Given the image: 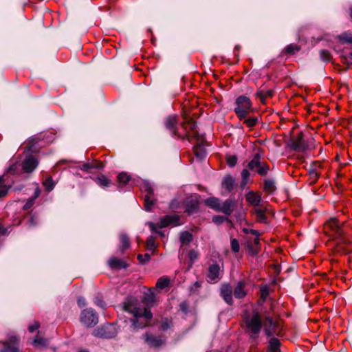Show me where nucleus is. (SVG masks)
<instances>
[{
  "instance_id": "obj_23",
  "label": "nucleus",
  "mask_w": 352,
  "mask_h": 352,
  "mask_svg": "<svg viewBox=\"0 0 352 352\" xmlns=\"http://www.w3.org/2000/svg\"><path fill=\"white\" fill-rule=\"evenodd\" d=\"M119 238L120 242V250L123 252L126 249L129 248L131 245L130 239L129 236L124 233L120 234Z\"/></svg>"
},
{
  "instance_id": "obj_1",
  "label": "nucleus",
  "mask_w": 352,
  "mask_h": 352,
  "mask_svg": "<svg viewBox=\"0 0 352 352\" xmlns=\"http://www.w3.org/2000/svg\"><path fill=\"white\" fill-rule=\"evenodd\" d=\"M247 331L251 334L252 339H256L263 327L265 335L268 337L279 336L281 324L278 320L272 318L270 315L263 316L258 311H254L251 314H245L243 317Z\"/></svg>"
},
{
  "instance_id": "obj_58",
  "label": "nucleus",
  "mask_w": 352,
  "mask_h": 352,
  "mask_svg": "<svg viewBox=\"0 0 352 352\" xmlns=\"http://www.w3.org/2000/svg\"><path fill=\"white\" fill-rule=\"evenodd\" d=\"M41 194V190L38 187H36V188L34 190V195L32 197V198H34L35 200Z\"/></svg>"
},
{
  "instance_id": "obj_2",
  "label": "nucleus",
  "mask_w": 352,
  "mask_h": 352,
  "mask_svg": "<svg viewBox=\"0 0 352 352\" xmlns=\"http://www.w3.org/2000/svg\"><path fill=\"white\" fill-rule=\"evenodd\" d=\"M124 309L135 318L133 320L132 324L134 329L146 327L153 316L149 308H142L138 300L133 298L126 300L124 302Z\"/></svg>"
},
{
  "instance_id": "obj_49",
  "label": "nucleus",
  "mask_w": 352,
  "mask_h": 352,
  "mask_svg": "<svg viewBox=\"0 0 352 352\" xmlns=\"http://www.w3.org/2000/svg\"><path fill=\"white\" fill-rule=\"evenodd\" d=\"M261 298L265 300L269 295V288L267 286H263L260 289Z\"/></svg>"
},
{
  "instance_id": "obj_22",
  "label": "nucleus",
  "mask_w": 352,
  "mask_h": 352,
  "mask_svg": "<svg viewBox=\"0 0 352 352\" xmlns=\"http://www.w3.org/2000/svg\"><path fill=\"white\" fill-rule=\"evenodd\" d=\"M293 147L296 151H305L307 149V145L305 143L302 135L300 134L293 142Z\"/></svg>"
},
{
  "instance_id": "obj_48",
  "label": "nucleus",
  "mask_w": 352,
  "mask_h": 352,
  "mask_svg": "<svg viewBox=\"0 0 352 352\" xmlns=\"http://www.w3.org/2000/svg\"><path fill=\"white\" fill-rule=\"evenodd\" d=\"M188 257L191 264H192L198 258V252L194 250H191L188 253Z\"/></svg>"
},
{
  "instance_id": "obj_54",
  "label": "nucleus",
  "mask_w": 352,
  "mask_h": 352,
  "mask_svg": "<svg viewBox=\"0 0 352 352\" xmlns=\"http://www.w3.org/2000/svg\"><path fill=\"white\" fill-rule=\"evenodd\" d=\"M40 327V324L38 322H34L33 324H31L28 327V330L30 333L34 332L35 330L38 329Z\"/></svg>"
},
{
  "instance_id": "obj_5",
  "label": "nucleus",
  "mask_w": 352,
  "mask_h": 352,
  "mask_svg": "<svg viewBox=\"0 0 352 352\" xmlns=\"http://www.w3.org/2000/svg\"><path fill=\"white\" fill-rule=\"evenodd\" d=\"M344 221H340L337 218H331L325 223L324 230L327 234L333 238H340L344 232Z\"/></svg>"
},
{
  "instance_id": "obj_17",
  "label": "nucleus",
  "mask_w": 352,
  "mask_h": 352,
  "mask_svg": "<svg viewBox=\"0 0 352 352\" xmlns=\"http://www.w3.org/2000/svg\"><path fill=\"white\" fill-rule=\"evenodd\" d=\"M109 267L112 270L125 269L128 267L127 263L122 259L112 257L108 261Z\"/></svg>"
},
{
  "instance_id": "obj_8",
  "label": "nucleus",
  "mask_w": 352,
  "mask_h": 352,
  "mask_svg": "<svg viewBox=\"0 0 352 352\" xmlns=\"http://www.w3.org/2000/svg\"><path fill=\"white\" fill-rule=\"evenodd\" d=\"M0 344L3 345L0 352H22L18 348L19 338L14 334H10L8 339L4 342H0Z\"/></svg>"
},
{
  "instance_id": "obj_61",
  "label": "nucleus",
  "mask_w": 352,
  "mask_h": 352,
  "mask_svg": "<svg viewBox=\"0 0 352 352\" xmlns=\"http://www.w3.org/2000/svg\"><path fill=\"white\" fill-rule=\"evenodd\" d=\"M30 223L32 226L35 225L36 222L35 221L34 217H32L30 219Z\"/></svg>"
},
{
  "instance_id": "obj_20",
  "label": "nucleus",
  "mask_w": 352,
  "mask_h": 352,
  "mask_svg": "<svg viewBox=\"0 0 352 352\" xmlns=\"http://www.w3.org/2000/svg\"><path fill=\"white\" fill-rule=\"evenodd\" d=\"M236 186L235 179L230 175H226L222 180V186L228 192L232 191Z\"/></svg>"
},
{
  "instance_id": "obj_45",
  "label": "nucleus",
  "mask_w": 352,
  "mask_h": 352,
  "mask_svg": "<svg viewBox=\"0 0 352 352\" xmlns=\"http://www.w3.org/2000/svg\"><path fill=\"white\" fill-rule=\"evenodd\" d=\"M300 50V47L295 44H290L285 48V52L287 54H294L296 52Z\"/></svg>"
},
{
  "instance_id": "obj_34",
  "label": "nucleus",
  "mask_w": 352,
  "mask_h": 352,
  "mask_svg": "<svg viewBox=\"0 0 352 352\" xmlns=\"http://www.w3.org/2000/svg\"><path fill=\"white\" fill-rule=\"evenodd\" d=\"M192 240V235L188 232H183L180 234V241L182 245H188Z\"/></svg>"
},
{
  "instance_id": "obj_27",
  "label": "nucleus",
  "mask_w": 352,
  "mask_h": 352,
  "mask_svg": "<svg viewBox=\"0 0 352 352\" xmlns=\"http://www.w3.org/2000/svg\"><path fill=\"white\" fill-rule=\"evenodd\" d=\"M94 182L102 188L108 187L111 181L104 175H99L94 179Z\"/></svg>"
},
{
  "instance_id": "obj_33",
  "label": "nucleus",
  "mask_w": 352,
  "mask_h": 352,
  "mask_svg": "<svg viewBox=\"0 0 352 352\" xmlns=\"http://www.w3.org/2000/svg\"><path fill=\"white\" fill-rule=\"evenodd\" d=\"M10 186L6 185L3 177L0 176V198L8 195Z\"/></svg>"
},
{
  "instance_id": "obj_57",
  "label": "nucleus",
  "mask_w": 352,
  "mask_h": 352,
  "mask_svg": "<svg viewBox=\"0 0 352 352\" xmlns=\"http://www.w3.org/2000/svg\"><path fill=\"white\" fill-rule=\"evenodd\" d=\"M77 302H78V305L80 307H85L86 305V301H85V299L83 297H79L78 298Z\"/></svg>"
},
{
  "instance_id": "obj_6",
  "label": "nucleus",
  "mask_w": 352,
  "mask_h": 352,
  "mask_svg": "<svg viewBox=\"0 0 352 352\" xmlns=\"http://www.w3.org/2000/svg\"><path fill=\"white\" fill-rule=\"evenodd\" d=\"M179 217L178 215H166L162 217L160 220V224L157 225L154 223H148V226L152 232L158 233L162 236L164 234L157 230V228H165L168 226H179Z\"/></svg>"
},
{
  "instance_id": "obj_56",
  "label": "nucleus",
  "mask_w": 352,
  "mask_h": 352,
  "mask_svg": "<svg viewBox=\"0 0 352 352\" xmlns=\"http://www.w3.org/2000/svg\"><path fill=\"white\" fill-rule=\"evenodd\" d=\"M170 323L168 320H166L165 321H164L161 326L162 329L164 331L167 330L168 328H170Z\"/></svg>"
},
{
  "instance_id": "obj_53",
  "label": "nucleus",
  "mask_w": 352,
  "mask_h": 352,
  "mask_svg": "<svg viewBox=\"0 0 352 352\" xmlns=\"http://www.w3.org/2000/svg\"><path fill=\"white\" fill-rule=\"evenodd\" d=\"M35 199L34 198H30L25 204L23 206V210H26L30 208L34 204Z\"/></svg>"
},
{
  "instance_id": "obj_43",
  "label": "nucleus",
  "mask_w": 352,
  "mask_h": 352,
  "mask_svg": "<svg viewBox=\"0 0 352 352\" xmlns=\"http://www.w3.org/2000/svg\"><path fill=\"white\" fill-rule=\"evenodd\" d=\"M146 245L147 249L154 251L156 248L155 238L151 236H149L146 240Z\"/></svg>"
},
{
  "instance_id": "obj_19",
  "label": "nucleus",
  "mask_w": 352,
  "mask_h": 352,
  "mask_svg": "<svg viewBox=\"0 0 352 352\" xmlns=\"http://www.w3.org/2000/svg\"><path fill=\"white\" fill-rule=\"evenodd\" d=\"M245 286H246V284L244 280H240L237 283L236 286L235 287V288L233 291L234 296L236 298L241 299V298H244L246 296L247 292L245 289Z\"/></svg>"
},
{
  "instance_id": "obj_62",
  "label": "nucleus",
  "mask_w": 352,
  "mask_h": 352,
  "mask_svg": "<svg viewBox=\"0 0 352 352\" xmlns=\"http://www.w3.org/2000/svg\"><path fill=\"white\" fill-rule=\"evenodd\" d=\"M200 285H200V283H199L198 281H197V282H195V286L196 287H200Z\"/></svg>"
},
{
  "instance_id": "obj_29",
  "label": "nucleus",
  "mask_w": 352,
  "mask_h": 352,
  "mask_svg": "<svg viewBox=\"0 0 352 352\" xmlns=\"http://www.w3.org/2000/svg\"><path fill=\"white\" fill-rule=\"evenodd\" d=\"M261 164V155L259 153H256L252 160L249 162L248 168L250 170H254L255 168L257 170Z\"/></svg>"
},
{
  "instance_id": "obj_64",
  "label": "nucleus",
  "mask_w": 352,
  "mask_h": 352,
  "mask_svg": "<svg viewBox=\"0 0 352 352\" xmlns=\"http://www.w3.org/2000/svg\"><path fill=\"white\" fill-rule=\"evenodd\" d=\"M79 352H88V351H85V350H80Z\"/></svg>"
},
{
  "instance_id": "obj_51",
  "label": "nucleus",
  "mask_w": 352,
  "mask_h": 352,
  "mask_svg": "<svg viewBox=\"0 0 352 352\" xmlns=\"http://www.w3.org/2000/svg\"><path fill=\"white\" fill-rule=\"evenodd\" d=\"M226 220H227V217L221 215H217L212 217V221L217 224H221Z\"/></svg>"
},
{
  "instance_id": "obj_63",
  "label": "nucleus",
  "mask_w": 352,
  "mask_h": 352,
  "mask_svg": "<svg viewBox=\"0 0 352 352\" xmlns=\"http://www.w3.org/2000/svg\"><path fill=\"white\" fill-rule=\"evenodd\" d=\"M251 232L253 234H256L257 233V232L256 230H252Z\"/></svg>"
},
{
  "instance_id": "obj_9",
  "label": "nucleus",
  "mask_w": 352,
  "mask_h": 352,
  "mask_svg": "<svg viewBox=\"0 0 352 352\" xmlns=\"http://www.w3.org/2000/svg\"><path fill=\"white\" fill-rule=\"evenodd\" d=\"M80 321L87 327H92L98 322V317L93 309H86L81 313Z\"/></svg>"
},
{
  "instance_id": "obj_52",
  "label": "nucleus",
  "mask_w": 352,
  "mask_h": 352,
  "mask_svg": "<svg viewBox=\"0 0 352 352\" xmlns=\"http://www.w3.org/2000/svg\"><path fill=\"white\" fill-rule=\"evenodd\" d=\"M151 258V256L149 254L146 253L144 255L142 254H138V259L139 261L142 263H144L146 261H148Z\"/></svg>"
},
{
  "instance_id": "obj_41",
  "label": "nucleus",
  "mask_w": 352,
  "mask_h": 352,
  "mask_svg": "<svg viewBox=\"0 0 352 352\" xmlns=\"http://www.w3.org/2000/svg\"><path fill=\"white\" fill-rule=\"evenodd\" d=\"M249 177H250L249 171L246 169H243L241 172V177H242V181H241V188H244L247 185V184L248 182Z\"/></svg>"
},
{
  "instance_id": "obj_37",
  "label": "nucleus",
  "mask_w": 352,
  "mask_h": 352,
  "mask_svg": "<svg viewBox=\"0 0 352 352\" xmlns=\"http://www.w3.org/2000/svg\"><path fill=\"white\" fill-rule=\"evenodd\" d=\"M47 341L46 339L39 337V336H36L34 339V340L32 342V344L36 347L40 348V347L45 346L47 344Z\"/></svg>"
},
{
  "instance_id": "obj_35",
  "label": "nucleus",
  "mask_w": 352,
  "mask_h": 352,
  "mask_svg": "<svg viewBox=\"0 0 352 352\" xmlns=\"http://www.w3.org/2000/svg\"><path fill=\"white\" fill-rule=\"evenodd\" d=\"M102 167L103 166L100 162L85 163L82 165L80 169L84 171H88L91 168H102Z\"/></svg>"
},
{
  "instance_id": "obj_32",
  "label": "nucleus",
  "mask_w": 352,
  "mask_h": 352,
  "mask_svg": "<svg viewBox=\"0 0 352 352\" xmlns=\"http://www.w3.org/2000/svg\"><path fill=\"white\" fill-rule=\"evenodd\" d=\"M253 212L256 215V218L257 221L260 223H266L267 222V217L265 214L264 210L260 208H255Z\"/></svg>"
},
{
  "instance_id": "obj_24",
  "label": "nucleus",
  "mask_w": 352,
  "mask_h": 352,
  "mask_svg": "<svg viewBox=\"0 0 352 352\" xmlns=\"http://www.w3.org/2000/svg\"><path fill=\"white\" fill-rule=\"evenodd\" d=\"M170 279L166 276H163L157 280L155 287L158 289H164L170 285Z\"/></svg>"
},
{
  "instance_id": "obj_55",
  "label": "nucleus",
  "mask_w": 352,
  "mask_h": 352,
  "mask_svg": "<svg viewBox=\"0 0 352 352\" xmlns=\"http://www.w3.org/2000/svg\"><path fill=\"white\" fill-rule=\"evenodd\" d=\"M94 303L98 306V307H100L102 308H104V306H105V303L103 302L102 300H101L100 298H99L98 297H96L94 300Z\"/></svg>"
},
{
  "instance_id": "obj_25",
  "label": "nucleus",
  "mask_w": 352,
  "mask_h": 352,
  "mask_svg": "<svg viewBox=\"0 0 352 352\" xmlns=\"http://www.w3.org/2000/svg\"><path fill=\"white\" fill-rule=\"evenodd\" d=\"M280 342L275 338H272L269 341L268 351L269 352H280Z\"/></svg>"
},
{
  "instance_id": "obj_13",
  "label": "nucleus",
  "mask_w": 352,
  "mask_h": 352,
  "mask_svg": "<svg viewBox=\"0 0 352 352\" xmlns=\"http://www.w3.org/2000/svg\"><path fill=\"white\" fill-rule=\"evenodd\" d=\"M221 267L217 263L211 264L208 271V281L210 283H216L220 278Z\"/></svg>"
},
{
  "instance_id": "obj_47",
  "label": "nucleus",
  "mask_w": 352,
  "mask_h": 352,
  "mask_svg": "<svg viewBox=\"0 0 352 352\" xmlns=\"http://www.w3.org/2000/svg\"><path fill=\"white\" fill-rule=\"evenodd\" d=\"M226 161L229 166L233 167L237 163V157L235 155H229L227 157Z\"/></svg>"
},
{
  "instance_id": "obj_28",
  "label": "nucleus",
  "mask_w": 352,
  "mask_h": 352,
  "mask_svg": "<svg viewBox=\"0 0 352 352\" xmlns=\"http://www.w3.org/2000/svg\"><path fill=\"white\" fill-rule=\"evenodd\" d=\"M131 176L129 175H127L126 173H120L118 175V181L119 184L118 187L120 188L124 187V186L129 184Z\"/></svg>"
},
{
  "instance_id": "obj_44",
  "label": "nucleus",
  "mask_w": 352,
  "mask_h": 352,
  "mask_svg": "<svg viewBox=\"0 0 352 352\" xmlns=\"http://www.w3.org/2000/svg\"><path fill=\"white\" fill-rule=\"evenodd\" d=\"M309 179L311 180V183L313 184L318 180L319 174L316 169H310L309 170Z\"/></svg>"
},
{
  "instance_id": "obj_14",
  "label": "nucleus",
  "mask_w": 352,
  "mask_h": 352,
  "mask_svg": "<svg viewBox=\"0 0 352 352\" xmlns=\"http://www.w3.org/2000/svg\"><path fill=\"white\" fill-rule=\"evenodd\" d=\"M38 162L33 155H29L23 160L22 168L26 173L32 172L38 166Z\"/></svg>"
},
{
  "instance_id": "obj_7",
  "label": "nucleus",
  "mask_w": 352,
  "mask_h": 352,
  "mask_svg": "<svg viewBox=\"0 0 352 352\" xmlns=\"http://www.w3.org/2000/svg\"><path fill=\"white\" fill-rule=\"evenodd\" d=\"M140 190L144 195V208L146 211H151L155 204L154 192L150 184L142 182L140 185Z\"/></svg>"
},
{
  "instance_id": "obj_15",
  "label": "nucleus",
  "mask_w": 352,
  "mask_h": 352,
  "mask_svg": "<svg viewBox=\"0 0 352 352\" xmlns=\"http://www.w3.org/2000/svg\"><path fill=\"white\" fill-rule=\"evenodd\" d=\"M236 206V201L233 199H228L223 203L220 204L219 212H221L226 215H230Z\"/></svg>"
},
{
  "instance_id": "obj_59",
  "label": "nucleus",
  "mask_w": 352,
  "mask_h": 352,
  "mask_svg": "<svg viewBox=\"0 0 352 352\" xmlns=\"http://www.w3.org/2000/svg\"><path fill=\"white\" fill-rule=\"evenodd\" d=\"M16 169V166L15 164H12V165H10L8 168V170L7 172L8 173H15V170Z\"/></svg>"
},
{
  "instance_id": "obj_31",
  "label": "nucleus",
  "mask_w": 352,
  "mask_h": 352,
  "mask_svg": "<svg viewBox=\"0 0 352 352\" xmlns=\"http://www.w3.org/2000/svg\"><path fill=\"white\" fill-rule=\"evenodd\" d=\"M193 151L195 156L199 160L203 159L206 156V150L201 144L195 146Z\"/></svg>"
},
{
  "instance_id": "obj_26",
  "label": "nucleus",
  "mask_w": 352,
  "mask_h": 352,
  "mask_svg": "<svg viewBox=\"0 0 352 352\" xmlns=\"http://www.w3.org/2000/svg\"><path fill=\"white\" fill-rule=\"evenodd\" d=\"M206 204L212 209L219 212L220 208V200L216 197H210L205 201Z\"/></svg>"
},
{
  "instance_id": "obj_11",
  "label": "nucleus",
  "mask_w": 352,
  "mask_h": 352,
  "mask_svg": "<svg viewBox=\"0 0 352 352\" xmlns=\"http://www.w3.org/2000/svg\"><path fill=\"white\" fill-rule=\"evenodd\" d=\"M234 295L232 287L229 283H223L220 287V296L223 300L228 305L233 304Z\"/></svg>"
},
{
  "instance_id": "obj_39",
  "label": "nucleus",
  "mask_w": 352,
  "mask_h": 352,
  "mask_svg": "<svg viewBox=\"0 0 352 352\" xmlns=\"http://www.w3.org/2000/svg\"><path fill=\"white\" fill-rule=\"evenodd\" d=\"M338 38L342 43H352V34L349 32H344L339 35Z\"/></svg>"
},
{
  "instance_id": "obj_30",
  "label": "nucleus",
  "mask_w": 352,
  "mask_h": 352,
  "mask_svg": "<svg viewBox=\"0 0 352 352\" xmlns=\"http://www.w3.org/2000/svg\"><path fill=\"white\" fill-rule=\"evenodd\" d=\"M264 190L269 194L273 193L276 188L272 179H265L264 182Z\"/></svg>"
},
{
  "instance_id": "obj_18",
  "label": "nucleus",
  "mask_w": 352,
  "mask_h": 352,
  "mask_svg": "<svg viewBox=\"0 0 352 352\" xmlns=\"http://www.w3.org/2000/svg\"><path fill=\"white\" fill-rule=\"evenodd\" d=\"M247 201L254 206H258L261 201V196L260 194L254 191H250L245 195Z\"/></svg>"
},
{
  "instance_id": "obj_38",
  "label": "nucleus",
  "mask_w": 352,
  "mask_h": 352,
  "mask_svg": "<svg viewBox=\"0 0 352 352\" xmlns=\"http://www.w3.org/2000/svg\"><path fill=\"white\" fill-rule=\"evenodd\" d=\"M243 120L244 123L246 124V126L250 129L256 126L258 122V119L256 117H250L248 118H245Z\"/></svg>"
},
{
  "instance_id": "obj_36",
  "label": "nucleus",
  "mask_w": 352,
  "mask_h": 352,
  "mask_svg": "<svg viewBox=\"0 0 352 352\" xmlns=\"http://www.w3.org/2000/svg\"><path fill=\"white\" fill-rule=\"evenodd\" d=\"M55 182L53 181L52 177H47L43 182V185L45 187L46 191L50 192L52 191L54 186Z\"/></svg>"
},
{
  "instance_id": "obj_16",
  "label": "nucleus",
  "mask_w": 352,
  "mask_h": 352,
  "mask_svg": "<svg viewBox=\"0 0 352 352\" xmlns=\"http://www.w3.org/2000/svg\"><path fill=\"white\" fill-rule=\"evenodd\" d=\"M145 341L151 346L157 347L165 342V339L162 336H154L153 335H145Z\"/></svg>"
},
{
  "instance_id": "obj_21",
  "label": "nucleus",
  "mask_w": 352,
  "mask_h": 352,
  "mask_svg": "<svg viewBox=\"0 0 352 352\" xmlns=\"http://www.w3.org/2000/svg\"><path fill=\"white\" fill-rule=\"evenodd\" d=\"M156 298L153 288H150L144 296L143 302L146 306L151 307L155 302Z\"/></svg>"
},
{
  "instance_id": "obj_10",
  "label": "nucleus",
  "mask_w": 352,
  "mask_h": 352,
  "mask_svg": "<svg viewBox=\"0 0 352 352\" xmlns=\"http://www.w3.org/2000/svg\"><path fill=\"white\" fill-rule=\"evenodd\" d=\"M93 334L99 338H111L116 336L115 327L111 324H107L95 329Z\"/></svg>"
},
{
  "instance_id": "obj_42",
  "label": "nucleus",
  "mask_w": 352,
  "mask_h": 352,
  "mask_svg": "<svg viewBox=\"0 0 352 352\" xmlns=\"http://www.w3.org/2000/svg\"><path fill=\"white\" fill-rule=\"evenodd\" d=\"M269 169L270 167L266 163H261L260 164V166L256 170V172L260 175L263 176L267 174Z\"/></svg>"
},
{
  "instance_id": "obj_40",
  "label": "nucleus",
  "mask_w": 352,
  "mask_h": 352,
  "mask_svg": "<svg viewBox=\"0 0 352 352\" xmlns=\"http://www.w3.org/2000/svg\"><path fill=\"white\" fill-rule=\"evenodd\" d=\"M39 140H40V138L38 137H32V138H30L27 143V146H28L29 150L34 151L36 144H38Z\"/></svg>"
},
{
  "instance_id": "obj_50",
  "label": "nucleus",
  "mask_w": 352,
  "mask_h": 352,
  "mask_svg": "<svg viewBox=\"0 0 352 352\" xmlns=\"http://www.w3.org/2000/svg\"><path fill=\"white\" fill-rule=\"evenodd\" d=\"M231 248L234 252H238L239 251V244L236 239L231 240Z\"/></svg>"
},
{
  "instance_id": "obj_60",
  "label": "nucleus",
  "mask_w": 352,
  "mask_h": 352,
  "mask_svg": "<svg viewBox=\"0 0 352 352\" xmlns=\"http://www.w3.org/2000/svg\"><path fill=\"white\" fill-rule=\"evenodd\" d=\"M9 232H10L8 231V228H4L1 225H0V234H1L5 235Z\"/></svg>"
},
{
  "instance_id": "obj_3",
  "label": "nucleus",
  "mask_w": 352,
  "mask_h": 352,
  "mask_svg": "<svg viewBox=\"0 0 352 352\" xmlns=\"http://www.w3.org/2000/svg\"><path fill=\"white\" fill-rule=\"evenodd\" d=\"M177 116H170L166 119L164 124L166 127L175 135H177L183 139L186 138L188 140H190L191 138L195 137L197 133V124L195 122L192 120H189L186 122L182 123V129L183 130V133H179L177 130Z\"/></svg>"
},
{
  "instance_id": "obj_12",
  "label": "nucleus",
  "mask_w": 352,
  "mask_h": 352,
  "mask_svg": "<svg viewBox=\"0 0 352 352\" xmlns=\"http://www.w3.org/2000/svg\"><path fill=\"white\" fill-rule=\"evenodd\" d=\"M186 212L188 214L196 213L199 210V202L197 196H190L187 197L185 201Z\"/></svg>"
},
{
  "instance_id": "obj_4",
  "label": "nucleus",
  "mask_w": 352,
  "mask_h": 352,
  "mask_svg": "<svg viewBox=\"0 0 352 352\" xmlns=\"http://www.w3.org/2000/svg\"><path fill=\"white\" fill-rule=\"evenodd\" d=\"M234 111L240 120L245 119L252 111V104L250 99L241 96L236 99Z\"/></svg>"
},
{
  "instance_id": "obj_46",
  "label": "nucleus",
  "mask_w": 352,
  "mask_h": 352,
  "mask_svg": "<svg viewBox=\"0 0 352 352\" xmlns=\"http://www.w3.org/2000/svg\"><path fill=\"white\" fill-rule=\"evenodd\" d=\"M320 56L323 61L329 62L331 60V54L327 50H322L320 52Z\"/></svg>"
}]
</instances>
